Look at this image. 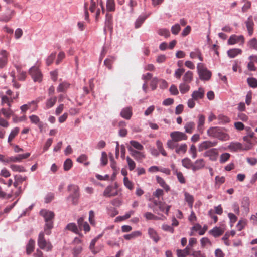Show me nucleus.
<instances>
[{
	"label": "nucleus",
	"mask_w": 257,
	"mask_h": 257,
	"mask_svg": "<svg viewBox=\"0 0 257 257\" xmlns=\"http://www.w3.org/2000/svg\"><path fill=\"white\" fill-rule=\"evenodd\" d=\"M69 83L66 82H62L59 85L57 89V91L59 92H64L69 87Z\"/></svg>",
	"instance_id": "nucleus-44"
},
{
	"label": "nucleus",
	"mask_w": 257,
	"mask_h": 257,
	"mask_svg": "<svg viewBox=\"0 0 257 257\" xmlns=\"http://www.w3.org/2000/svg\"><path fill=\"white\" fill-rule=\"evenodd\" d=\"M98 5L101 7L102 13L104 14L105 13V9L103 5L102 0H91L90 5L89 8V10L91 13H94L96 10Z\"/></svg>",
	"instance_id": "nucleus-12"
},
{
	"label": "nucleus",
	"mask_w": 257,
	"mask_h": 257,
	"mask_svg": "<svg viewBox=\"0 0 257 257\" xmlns=\"http://www.w3.org/2000/svg\"><path fill=\"white\" fill-rule=\"evenodd\" d=\"M176 143H177V142L174 141L173 139L167 141V146L169 148H170L171 149H173L174 148L176 149V147L178 144Z\"/></svg>",
	"instance_id": "nucleus-62"
},
{
	"label": "nucleus",
	"mask_w": 257,
	"mask_h": 257,
	"mask_svg": "<svg viewBox=\"0 0 257 257\" xmlns=\"http://www.w3.org/2000/svg\"><path fill=\"white\" fill-rule=\"evenodd\" d=\"M156 146L160 153L164 156H166L167 153L164 150L162 143L160 140L156 141Z\"/></svg>",
	"instance_id": "nucleus-42"
},
{
	"label": "nucleus",
	"mask_w": 257,
	"mask_h": 257,
	"mask_svg": "<svg viewBox=\"0 0 257 257\" xmlns=\"http://www.w3.org/2000/svg\"><path fill=\"white\" fill-rule=\"evenodd\" d=\"M148 233L150 237L156 243H157L160 239V237L157 231L152 228H149Z\"/></svg>",
	"instance_id": "nucleus-18"
},
{
	"label": "nucleus",
	"mask_w": 257,
	"mask_h": 257,
	"mask_svg": "<svg viewBox=\"0 0 257 257\" xmlns=\"http://www.w3.org/2000/svg\"><path fill=\"white\" fill-rule=\"evenodd\" d=\"M182 164L183 166L185 168L187 169H191L192 170L193 164L190 159L188 158L183 159L182 160Z\"/></svg>",
	"instance_id": "nucleus-40"
},
{
	"label": "nucleus",
	"mask_w": 257,
	"mask_h": 257,
	"mask_svg": "<svg viewBox=\"0 0 257 257\" xmlns=\"http://www.w3.org/2000/svg\"><path fill=\"white\" fill-rule=\"evenodd\" d=\"M68 190L71 192L69 198L72 199V202L73 204H77L79 197V188L77 185H70L68 186Z\"/></svg>",
	"instance_id": "nucleus-5"
},
{
	"label": "nucleus",
	"mask_w": 257,
	"mask_h": 257,
	"mask_svg": "<svg viewBox=\"0 0 257 257\" xmlns=\"http://www.w3.org/2000/svg\"><path fill=\"white\" fill-rule=\"evenodd\" d=\"M181 30V27L179 24H176L172 26L171 27V32L174 35H177Z\"/></svg>",
	"instance_id": "nucleus-60"
},
{
	"label": "nucleus",
	"mask_w": 257,
	"mask_h": 257,
	"mask_svg": "<svg viewBox=\"0 0 257 257\" xmlns=\"http://www.w3.org/2000/svg\"><path fill=\"white\" fill-rule=\"evenodd\" d=\"M20 131V128L18 127L14 128L11 132L8 139V142L10 144V145H12V143L11 142L14 139V138L18 134Z\"/></svg>",
	"instance_id": "nucleus-26"
},
{
	"label": "nucleus",
	"mask_w": 257,
	"mask_h": 257,
	"mask_svg": "<svg viewBox=\"0 0 257 257\" xmlns=\"http://www.w3.org/2000/svg\"><path fill=\"white\" fill-rule=\"evenodd\" d=\"M205 117L203 114H199L198 116L197 130L200 134H203L204 130V123Z\"/></svg>",
	"instance_id": "nucleus-15"
},
{
	"label": "nucleus",
	"mask_w": 257,
	"mask_h": 257,
	"mask_svg": "<svg viewBox=\"0 0 257 257\" xmlns=\"http://www.w3.org/2000/svg\"><path fill=\"white\" fill-rule=\"evenodd\" d=\"M218 119L219 120V123L225 124L230 122V119L224 115L220 114L218 116Z\"/></svg>",
	"instance_id": "nucleus-52"
},
{
	"label": "nucleus",
	"mask_w": 257,
	"mask_h": 257,
	"mask_svg": "<svg viewBox=\"0 0 257 257\" xmlns=\"http://www.w3.org/2000/svg\"><path fill=\"white\" fill-rule=\"evenodd\" d=\"M197 69L201 80H208L210 79L212 75L211 72L207 69L203 63H198Z\"/></svg>",
	"instance_id": "nucleus-4"
},
{
	"label": "nucleus",
	"mask_w": 257,
	"mask_h": 257,
	"mask_svg": "<svg viewBox=\"0 0 257 257\" xmlns=\"http://www.w3.org/2000/svg\"><path fill=\"white\" fill-rule=\"evenodd\" d=\"M176 252L178 257H186L187 255L191 256V251L187 247L183 250L177 249Z\"/></svg>",
	"instance_id": "nucleus-27"
},
{
	"label": "nucleus",
	"mask_w": 257,
	"mask_h": 257,
	"mask_svg": "<svg viewBox=\"0 0 257 257\" xmlns=\"http://www.w3.org/2000/svg\"><path fill=\"white\" fill-rule=\"evenodd\" d=\"M239 42H241V45H243L244 43V38L242 35H231L228 40V43L229 45H234Z\"/></svg>",
	"instance_id": "nucleus-14"
},
{
	"label": "nucleus",
	"mask_w": 257,
	"mask_h": 257,
	"mask_svg": "<svg viewBox=\"0 0 257 257\" xmlns=\"http://www.w3.org/2000/svg\"><path fill=\"white\" fill-rule=\"evenodd\" d=\"M249 200L248 198H244L241 202V209L243 213L247 214L249 211Z\"/></svg>",
	"instance_id": "nucleus-24"
},
{
	"label": "nucleus",
	"mask_w": 257,
	"mask_h": 257,
	"mask_svg": "<svg viewBox=\"0 0 257 257\" xmlns=\"http://www.w3.org/2000/svg\"><path fill=\"white\" fill-rule=\"evenodd\" d=\"M179 90L182 94L187 93L190 89V86L186 83H182L179 85Z\"/></svg>",
	"instance_id": "nucleus-43"
},
{
	"label": "nucleus",
	"mask_w": 257,
	"mask_h": 257,
	"mask_svg": "<svg viewBox=\"0 0 257 257\" xmlns=\"http://www.w3.org/2000/svg\"><path fill=\"white\" fill-rule=\"evenodd\" d=\"M195 124L194 122L190 121L187 122L184 126L185 132L188 134H192L195 128Z\"/></svg>",
	"instance_id": "nucleus-32"
},
{
	"label": "nucleus",
	"mask_w": 257,
	"mask_h": 257,
	"mask_svg": "<svg viewBox=\"0 0 257 257\" xmlns=\"http://www.w3.org/2000/svg\"><path fill=\"white\" fill-rule=\"evenodd\" d=\"M110 166L111 168L114 171V174L117 173L118 172L119 169L117 168L116 165V163L114 161V158L113 157L112 155H111V156L110 157Z\"/></svg>",
	"instance_id": "nucleus-48"
},
{
	"label": "nucleus",
	"mask_w": 257,
	"mask_h": 257,
	"mask_svg": "<svg viewBox=\"0 0 257 257\" xmlns=\"http://www.w3.org/2000/svg\"><path fill=\"white\" fill-rule=\"evenodd\" d=\"M147 17L144 16H140L136 20L135 23V27L136 29H138L141 27L142 24L144 23L146 20Z\"/></svg>",
	"instance_id": "nucleus-45"
},
{
	"label": "nucleus",
	"mask_w": 257,
	"mask_h": 257,
	"mask_svg": "<svg viewBox=\"0 0 257 257\" xmlns=\"http://www.w3.org/2000/svg\"><path fill=\"white\" fill-rule=\"evenodd\" d=\"M248 45L250 48L257 49V39L253 38L248 42Z\"/></svg>",
	"instance_id": "nucleus-58"
},
{
	"label": "nucleus",
	"mask_w": 257,
	"mask_h": 257,
	"mask_svg": "<svg viewBox=\"0 0 257 257\" xmlns=\"http://www.w3.org/2000/svg\"><path fill=\"white\" fill-rule=\"evenodd\" d=\"M219 155L218 149L216 148H212L206 151L203 156L208 157L209 159L212 161H216L217 160Z\"/></svg>",
	"instance_id": "nucleus-9"
},
{
	"label": "nucleus",
	"mask_w": 257,
	"mask_h": 257,
	"mask_svg": "<svg viewBox=\"0 0 257 257\" xmlns=\"http://www.w3.org/2000/svg\"><path fill=\"white\" fill-rule=\"evenodd\" d=\"M7 95H3L1 97V104L4 106L6 104L8 108H3L1 110V113L7 118H9L13 115V111L10 108L11 104L14 100L18 98L19 92L16 91L15 94L13 96V92L10 90H8L6 92Z\"/></svg>",
	"instance_id": "nucleus-1"
},
{
	"label": "nucleus",
	"mask_w": 257,
	"mask_h": 257,
	"mask_svg": "<svg viewBox=\"0 0 257 257\" xmlns=\"http://www.w3.org/2000/svg\"><path fill=\"white\" fill-rule=\"evenodd\" d=\"M170 137L172 139L177 142L182 140H186L188 138L187 136L184 133L179 131H174L171 133Z\"/></svg>",
	"instance_id": "nucleus-11"
},
{
	"label": "nucleus",
	"mask_w": 257,
	"mask_h": 257,
	"mask_svg": "<svg viewBox=\"0 0 257 257\" xmlns=\"http://www.w3.org/2000/svg\"><path fill=\"white\" fill-rule=\"evenodd\" d=\"M30 156V153H27L24 154H19L17 156L10 157L9 163L10 162H20L22 160L28 158Z\"/></svg>",
	"instance_id": "nucleus-17"
},
{
	"label": "nucleus",
	"mask_w": 257,
	"mask_h": 257,
	"mask_svg": "<svg viewBox=\"0 0 257 257\" xmlns=\"http://www.w3.org/2000/svg\"><path fill=\"white\" fill-rule=\"evenodd\" d=\"M105 27L110 30L112 29V15L109 13L106 14Z\"/></svg>",
	"instance_id": "nucleus-30"
},
{
	"label": "nucleus",
	"mask_w": 257,
	"mask_h": 257,
	"mask_svg": "<svg viewBox=\"0 0 257 257\" xmlns=\"http://www.w3.org/2000/svg\"><path fill=\"white\" fill-rule=\"evenodd\" d=\"M224 232V229L221 227H215L209 231V233L214 237L222 235Z\"/></svg>",
	"instance_id": "nucleus-21"
},
{
	"label": "nucleus",
	"mask_w": 257,
	"mask_h": 257,
	"mask_svg": "<svg viewBox=\"0 0 257 257\" xmlns=\"http://www.w3.org/2000/svg\"><path fill=\"white\" fill-rule=\"evenodd\" d=\"M56 57V53H51L47 58L46 63L47 65L50 66L52 64Z\"/></svg>",
	"instance_id": "nucleus-55"
},
{
	"label": "nucleus",
	"mask_w": 257,
	"mask_h": 257,
	"mask_svg": "<svg viewBox=\"0 0 257 257\" xmlns=\"http://www.w3.org/2000/svg\"><path fill=\"white\" fill-rule=\"evenodd\" d=\"M245 23L248 34L249 36H251L253 33L254 23L251 19H248Z\"/></svg>",
	"instance_id": "nucleus-34"
},
{
	"label": "nucleus",
	"mask_w": 257,
	"mask_h": 257,
	"mask_svg": "<svg viewBox=\"0 0 257 257\" xmlns=\"http://www.w3.org/2000/svg\"><path fill=\"white\" fill-rule=\"evenodd\" d=\"M29 72L35 82H40L42 81V74L38 68L36 67H32L30 69Z\"/></svg>",
	"instance_id": "nucleus-10"
},
{
	"label": "nucleus",
	"mask_w": 257,
	"mask_h": 257,
	"mask_svg": "<svg viewBox=\"0 0 257 257\" xmlns=\"http://www.w3.org/2000/svg\"><path fill=\"white\" fill-rule=\"evenodd\" d=\"M248 85L253 88L257 87V79L253 77L248 78L247 79Z\"/></svg>",
	"instance_id": "nucleus-47"
},
{
	"label": "nucleus",
	"mask_w": 257,
	"mask_h": 257,
	"mask_svg": "<svg viewBox=\"0 0 257 257\" xmlns=\"http://www.w3.org/2000/svg\"><path fill=\"white\" fill-rule=\"evenodd\" d=\"M187 150V145L186 144H178L176 149H175V152L177 154H185Z\"/></svg>",
	"instance_id": "nucleus-28"
},
{
	"label": "nucleus",
	"mask_w": 257,
	"mask_h": 257,
	"mask_svg": "<svg viewBox=\"0 0 257 257\" xmlns=\"http://www.w3.org/2000/svg\"><path fill=\"white\" fill-rule=\"evenodd\" d=\"M35 241L33 239L29 240L26 246V252L27 254H31L34 249L35 247Z\"/></svg>",
	"instance_id": "nucleus-33"
},
{
	"label": "nucleus",
	"mask_w": 257,
	"mask_h": 257,
	"mask_svg": "<svg viewBox=\"0 0 257 257\" xmlns=\"http://www.w3.org/2000/svg\"><path fill=\"white\" fill-rule=\"evenodd\" d=\"M193 73L190 71H188L183 76V80L184 83H189L193 80Z\"/></svg>",
	"instance_id": "nucleus-36"
},
{
	"label": "nucleus",
	"mask_w": 257,
	"mask_h": 257,
	"mask_svg": "<svg viewBox=\"0 0 257 257\" xmlns=\"http://www.w3.org/2000/svg\"><path fill=\"white\" fill-rule=\"evenodd\" d=\"M118 194V185L116 183L114 185L108 186L103 192V196L106 197H111Z\"/></svg>",
	"instance_id": "nucleus-7"
},
{
	"label": "nucleus",
	"mask_w": 257,
	"mask_h": 257,
	"mask_svg": "<svg viewBox=\"0 0 257 257\" xmlns=\"http://www.w3.org/2000/svg\"><path fill=\"white\" fill-rule=\"evenodd\" d=\"M175 172L177 179L179 182L181 184L185 183L186 180L182 173L181 172H178L177 170H175Z\"/></svg>",
	"instance_id": "nucleus-57"
},
{
	"label": "nucleus",
	"mask_w": 257,
	"mask_h": 257,
	"mask_svg": "<svg viewBox=\"0 0 257 257\" xmlns=\"http://www.w3.org/2000/svg\"><path fill=\"white\" fill-rule=\"evenodd\" d=\"M120 115L122 117L127 120L130 119L132 115V107H127L123 108L121 111Z\"/></svg>",
	"instance_id": "nucleus-19"
},
{
	"label": "nucleus",
	"mask_w": 257,
	"mask_h": 257,
	"mask_svg": "<svg viewBox=\"0 0 257 257\" xmlns=\"http://www.w3.org/2000/svg\"><path fill=\"white\" fill-rule=\"evenodd\" d=\"M10 168L15 172H24L26 171L24 167L21 165L12 164L10 165Z\"/></svg>",
	"instance_id": "nucleus-46"
},
{
	"label": "nucleus",
	"mask_w": 257,
	"mask_h": 257,
	"mask_svg": "<svg viewBox=\"0 0 257 257\" xmlns=\"http://www.w3.org/2000/svg\"><path fill=\"white\" fill-rule=\"evenodd\" d=\"M201 247L204 248L206 245H208L209 246H211L212 243L210 240L207 237H203L200 240Z\"/></svg>",
	"instance_id": "nucleus-59"
},
{
	"label": "nucleus",
	"mask_w": 257,
	"mask_h": 257,
	"mask_svg": "<svg viewBox=\"0 0 257 257\" xmlns=\"http://www.w3.org/2000/svg\"><path fill=\"white\" fill-rule=\"evenodd\" d=\"M115 58L114 57L110 56L106 59L104 61V64L109 69L112 68V64L115 61Z\"/></svg>",
	"instance_id": "nucleus-41"
},
{
	"label": "nucleus",
	"mask_w": 257,
	"mask_h": 257,
	"mask_svg": "<svg viewBox=\"0 0 257 257\" xmlns=\"http://www.w3.org/2000/svg\"><path fill=\"white\" fill-rule=\"evenodd\" d=\"M207 134L208 136L217 138L220 140L226 141L229 139V135L223 131L219 127H211L207 130Z\"/></svg>",
	"instance_id": "nucleus-3"
},
{
	"label": "nucleus",
	"mask_w": 257,
	"mask_h": 257,
	"mask_svg": "<svg viewBox=\"0 0 257 257\" xmlns=\"http://www.w3.org/2000/svg\"><path fill=\"white\" fill-rule=\"evenodd\" d=\"M204 89L200 87L198 90L193 91L191 96L194 99L197 100L204 97Z\"/></svg>",
	"instance_id": "nucleus-22"
},
{
	"label": "nucleus",
	"mask_w": 257,
	"mask_h": 257,
	"mask_svg": "<svg viewBox=\"0 0 257 257\" xmlns=\"http://www.w3.org/2000/svg\"><path fill=\"white\" fill-rule=\"evenodd\" d=\"M150 206L153 208L154 211L156 210L155 207H158L161 212H164L165 210V203L161 201L153 199V205H150Z\"/></svg>",
	"instance_id": "nucleus-20"
},
{
	"label": "nucleus",
	"mask_w": 257,
	"mask_h": 257,
	"mask_svg": "<svg viewBox=\"0 0 257 257\" xmlns=\"http://www.w3.org/2000/svg\"><path fill=\"white\" fill-rule=\"evenodd\" d=\"M230 157V154L228 153H224L222 154L220 157V163H224L229 160Z\"/></svg>",
	"instance_id": "nucleus-51"
},
{
	"label": "nucleus",
	"mask_w": 257,
	"mask_h": 257,
	"mask_svg": "<svg viewBox=\"0 0 257 257\" xmlns=\"http://www.w3.org/2000/svg\"><path fill=\"white\" fill-rule=\"evenodd\" d=\"M142 233L139 231H134L131 234H125L123 236V237L126 240H131L132 239H134L136 237L140 236Z\"/></svg>",
	"instance_id": "nucleus-35"
},
{
	"label": "nucleus",
	"mask_w": 257,
	"mask_h": 257,
	"mask_svg": "<svg viewBox=\"0 0 257 257\" xmlns=\"http://www.w3.org/2000/svg\"><path fill=\"white\" fill-rule=\"evenodd\" d=\"M190 57L192 59H194L196 57H198L200 61H203V57L201 55V53L200 51L198 49H195L194 51L191 52L190 53Z\"/></svg>",
	"instance_id": "nucleus-37"
},
{
	"label": "nucleus",
	"mask_w": 257,
	"mask_h": 257,
	"mask_svg": "<svg viewBox=\"0 0 257 257\" xmlns=\"http://www.w3.org/2000/svg\"><path fill=\"white\" fill-rule=\"evenodd\" d=\"M123 183L125 185V186L129 189L130 190H132L134 188V185L133 183L129 180L128 178L127 177H124L123 179Z\"/></svg>",
	"instance_id": "nucleus-53"
},
{
	"label": "nucleus",
	"mask_w": 257,
	"mask_h": 257,
	"mask_svg": "<svg viewBox=\"0 0 257 257\" xmlns=\"http://www.w3.org/2000/svg\"><path fill=\"white\" fill-rule=\"evenodd\" d=\"M205 165V162L203 159H199L195 161L193 164L192 171L195 172L203 168Z\"/></svg>",
	"instance_id": "nucleus-16"
},
{
	"label": "nucleus",
	"mask_w": 257,
	"mask_h": 257,
	"mask_svg": "<svg viewBox=\"0 0 257 257\" xmlns=\"http://www.w3.org/2000/svg\"><path fill=\"white\" fill-rule=\"evenodd\" d=\"M29 119L31 122L35 124H38L41 121L39 117L36 115H32L30 116Z\"/></svg>",
	"instance_id": "nucleus-63"
},
{
	"label": "nucleus",
	"mask_w": 257,
	"mask_h": 257,
	"mask_svg": "<svg viewBox=\"0 0 257 257\" xmlns=\"http://www.w3.org/2000/svg\"><path fill=\"white\" fill-rule=\"evenodd\" d=\"M106 9L108 12H114L115 10V3L114 0H107Z\"/></svg>",
	"instance_id": "nucleus-39"
},
{
	"label": "nucleus",
	"mask_w": 257,
	"mask_h": 257,
	"mask_svg": "<svg viewBox=\"0 0 257 257\" xmlns=\"http://www.w3.org/2000/svg\"><path fill=\"white\" fill-rule=\"evenodd\" d=\"M40 214L45 219V226L44 232L47 235H50L51 233V230L53 227V219L54 217V212L45 209L42 210Z\"/></svg>",
	"instance_id": "nucleus-2"
},
{
	"label": "nucleus",
	"mask_w": 257,
	"mask_h": 257,
	"mask_svg": "<svg viewBox=\"0 0 257 257\" xmlns=\"http://www.w3.org/2000/svg\"><path fill=\"white\" fill-rule=\"evenodd\" d=\"M156 179L157 183L159 184L160 186L163 188L167 192L170 191V186L166 183L165 180L162 178H161L160 176H157L156 177Z\"/></svg>",
	"instance_id": "nucleus-25"
},
{
	"label": "nucleus",
	"mask_w": 257,
	"mask_h": 257,
	"mask_svg": "<svg viewBox=\"0 0 257 257\" xmlns=\"http://www.w3.org/2000/svg\"><path fill=\"white\" fill-rule=\"evenodd\" d=\"M191 256L192 257H206L205 253L200 250L191 251Z\"/></svg>",
	"instance_id": "nucleus-49"
},
{
	"label": "nucleus",
	"mask_w": 257,
	"mask_h": 257,
	"mask_svg": "<svg viewBox=\"0 0 257 257\" xmlns=\"http://www.w3.org/2000/svg\"><path fill=\"white\" fill-rule=\"evenodd\" d=\"M38 244L40 248L42 249H45L47 251L51 250L52 248V244L45 239L43 232H40L39 235Z\"/></svg>",
	"instance_id": "nucleus-6"
},
{
	"label": "nucleus",
	"mask_w": 257,
	"mask_h": 257,
	"mask_svg": "<svg viewBox=\"0 0 257 257\" xmlns=\"http://www.w3.org/2000/svg\"><path fill=\"white\" fill-rule=\"evenodd\" d=\"M217 142L216 141H205L201 143L199 146L198 149L200 152L205 150H207L211 147L216 146Z\"/></svg>",
	"instance_id": "nucleus-13"
},
{
	"label": "nucleus",
	"mask_w": 257,
	"mask_h": 257,
	"mask_svg": "<svg viewBox=\"0 0 257 257\" xmlns=\"http://www.w3.org/2000/svg\"><path fill=\"white\" fill-rule=\"evenodd\" d=\"M184 196L185 200L187 202L189 207L192 208L194 201L193 196L187 192H184Z\"/></svg>",
	"instance_id": "nucleus-31"
},
{
	"label": "nucleus",
	"mask_w": 257,
	"mask_h": 257,
	"mask_svg": "<svg viewBox=\"0 0 257 257\" xmlns=\"http://www.w3.org/2000/svg\"><path fill=\"white\" fill-rule=\"evenodd\" d=\"M73 163L70 159H67L64 162L63 167L65 171L69 170L72 167Z\"/></svg>",
	"instance_id": "nucleus-50"
},
{
	"label": "nucleus",
	"mask_w": 257,
	"mask_h": 257,
	"mask_svg": "<svg viewBox=\"0 0 257 257\" xmlns=\"http://www.w3.org/2000/svg\"><path fill=\"white\" fill-rule=\"evenodd\" d=\"M158 33L160 36H164L166 38L169 37L170 35L169 30L167 29H160L158 30Z\"/></svg>",
	"instance_id": "nucleus-56"
},
{
	"label": "nucleus",
	"mask_w": 257,
	"mask_h": 257,
	"mask_svg": "<svg viewBox=\"0 0 257 257\" xmlns=\"http://www.w3.org/2000/svg\"><path fill=\"white\" fill-rule=\"evenodd\" d=\"M130 144L135 149L138 150H143L144 147L140 143L136 141H131Z\"/></svg>",
	"instance_id": "nucleus-54"
},
{
	"label": "nucleus",
	"mask_w": 257,
	"mask_h": 257,
	"mask_svg": "<svg viewBox=\"0 0 257 257\" xmlns=\"http://www.w3.org/2000/svg\"><path fill=\"white\" fill-rule=\"evenodd\" d=\"M241 53L242 50L239 48L231 49L227 51L228 56L231 58H234L237 55L241 54Z\"/></svg>",
	"instance_id": "nucleus-29"
},
{
	"label": "nucleus",
	"mask_w": 257,
	"mask_h": 257,
	"mask_svg": "<svg viewBox=\"0 0 257 257\" xmlns=\"http://www.w3.org/2000/svg\"><path fill=\"white\" fill-rule=\"evenodd\" d=\"M128 150L131 152V155L132 156L135 158L137 160H141L145 158V155L143 153L137 151L130 147Z\"/></svg>",
	"instance_id": "nucleus-23"
},
{
	"label": "nucleus",
	"mask_w": 257,
	"mask_h": 257,
	"mask_svg": "<svg viewBox=\"0 0 257 257\" xmlns=\"http://www.w3.org/2000/svg\"><path fill=\"white\" fill-rule=\"evenodd\" d=\"M251 148V145H248L243 147L239 142H232L228 146V149L231 152H237L241 150H248Z\"/></svg>",
	"instance_id": "nucleus-8"
},
{
	"label": "nucleus",
	"mask_w": 257,
	"mask_h": 257,
	"mask_svg": "<svg viewBox=\"0 0 257 257\" xmlns=\"http://www.w3.org/2000/svg\"><path fill=\"white\" fill-rule=\"evenodd\" d=\"M57 97L56 96L51 97L48 99L46 102V107L49 109L52 107L56 103Z\"/></svg>",
	"instance_id": "nucleus-38"
},
{
	"label": "nucleus",
	"mask_w": 257,
	"mask_h": 257,
	"mask_svg": "<svg viewBox=\"0 0 257 257\" xmlns=\"http://www.w3.org/2000/svg\"><path fill=\"white\" fill-rule=\"evenodd\" d=\"M66 228L68 230L72 231L73 232L76 233H77V232L78 231L77 227L76 225L74 223H71L68 224L66 226Z\"/></svg>",
	"instance_id": "nucleus-64"
},
{
	"label": "nucleus",
	"mask_w": 257,
	"mask_h": 257,
	"mask_svg": "<svg viewBox=\"0 0 257 257\" xmlns=\"http://www.w3.org/2000/svg\"><path fill=\"white\" fill-rule=\"evenodd\" d=\"M126 161L128 165V168L130 171L134 170L136 167V163L135 162L128 156L126 157Z\"/></svg>",
	"instance_id": "nucleus-61"
}]
</instances>
